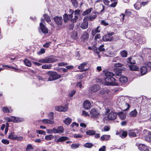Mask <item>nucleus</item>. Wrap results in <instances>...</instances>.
<instances>
[{
    "mask_svg": "<svg viewBox=\"0 0 151 151\" xmlns=\"http://www.w3.org/2000/svg\"><path fill=\"white\" fill-rule=\"evenodd\" d=\"M105 75L106 77L105 78V81L106 82H107L108 85H112L113 86H117L118 84L116 83H113L114 81H115V79L112 76H114V74L109 71H107L105 73Z\"/></svg>",
    "mask_w": 151,
    "mask_h": 151,
    "instance_id": "1",
    "label": "nucleus"
},
{
    "mask_svg": "<svg viewBox=\"0 0 151 151\" xmlns=\"http://www.w3.org/2000/svg\"><path fill=\"white\" fill-rule=\"evenodd\" d=\"M47 75L49 77L48 80L47 79L41 78H39V79H41L43 81H51L58 79L61 77L60 75H58L57 72L54 71H48L47 73Z\"/></svg>",
    "mask_w": 151,
    "mask_h": 151,
    "instance_id": "2",
    "label": "nucleus"
},
{
    "mask_svg": "<svg viewBox=\"0 0 151 151\" xmlns=\"http://www.w3.org/2000/svg\"><path fill=\"white\" fill-rule=\"evenodd\" d=\"M89 116L93 118H98L100 116L99 112L98 110L93 108L90 111Z\"/></svg>",
    "mask_w": 151,
    "mask_h": 151,
    "instance_id": "3",
    "label": "nucleus"
},
{
    "mask_svg": "<svg viewBox=\"0 0 151 151\" xmlns=\"http://www.w3.org/2000/svg\"><path fill=\"white\" fill-rule=\"evenodd\" d=\"M117 113L116 112L111 111L108 114L107 117L110 120H115L116 118Z\"/></svg>",
    "mask_w": 151,
    "mask_h": 151,
    "instance_id": "4",
    "label": "nucleus"
},
{
    "mask_svg": "<svg viewBox=\"0 0 151 151\" xmlns=\"http://www.w3.org/2000/svg\"><path fill=\"white\" fill-rule=\"evenodd\" d=\"M55 23L58 25H61L63 23V19L62 17L56 16L53 18Z\"/></svg>",
    "mask_w": 151,
    "mask_h": 151,
    "instance_id": "5",
    "label": "nucleus"
},
{
    "mask_svg": "<svg viewBox=\"0 0 151 151\" xmlns=\"http://www.w3.org/2000/svg\"><path fill=\"white\" fill-rule=\"evenodd\" d=\"M113 34V33H109L108 34L105 35L103 37V40L105 41H111L113 38L112 35Z\"/></svg>",
    "mask_w": 151,
    "mask_h": 151,
    "instance_id": "6",
    "label": "nucleus"
},
{
    "mask_svg": "<svg viewBox=\"0 0 151 151\" xmlns=\"http://www.w3.org/2000/svg\"><path fill=\"white\" fill-rule=\"evenodd\" d=\"M73 12H72V13L70 14H65L63 16V20L65 22H66L67 20H71V19H72V18L73 17Z\"/></svg>",
    "mask_w": 151,
    "mask_h": 151,
    "instance_id": "7",
    "label": "nucleus"
},
{
    "mask_svg": "<svg viewBox=\"0 0 151 151\" xmlns=\"http://www.w3.org/2000/svg\"><path fill=\"white\" fill-rule=\"evenodd\" d=\"M39 62L40 63H51L54 62L52 59L49 58H46L45 59L40 60Z\"/></svg>",
    "mask_w": 151,
    "mask_h": 151,
    "instance_id": "8",
    "label": "nucleus"
},
{
    "mask_svg": "<svg viewBox=\"0 0 151 151\" xmlns=\"http://www.w3.org/2000/svg\"><path fill=\"white\" fill-rule=\"evenodd\" d=\"M125 13L128 16H131L132 17L137 15V13L135 11H130L129 10H126Z\"/></svg>",
    "mask_w": 151,
    "mask_h": 151,
    "instance_id": "9",
    "label": "nucleus"
},
{
    "mask_svg": "<svg viewBox=\"0 0 151 151\" xmlns=\"http://www.w3.org/2000/svg\"><path fill=\"white\" fill-rule=\"evenodd\" d=\"M139 149L141 151H149V148L143 144H140L138 146Z\"/></svg>",
    "mask_w": 151,
    "mask_h": 151,
    "instance_id": "10",
    "label": "nucleus"
},
{
    "mask_svg": "<svg viewBox=\"0 0 151 151\" xmlns=\"http://www.w3.org/2000/svg\"><path fill=\"white\" fill-rule=\"evenodd\" d=\"M89 37L88 33L86 32H85L82 34L81 36V39L83 41H87Z\"/></svg>",
    "mask_w": 151,
    "mask_h": 151,
    "instance_id": "11",
    "label": "nucleus"
},
{
    "mask_svg": "<svg viewBox=\"0 0 151 151\" xmlns=\"http://www.w3.org/2000/svg\"><path fill=\"white\" fill-rule=\"evenodd\" d=\"M53 133H62L63 132V127L62 126H60L58 127L57 129L55 128H53Z\"/></svg>",
    "mask_w": 151,
    "mask_h": 151,
    "instance_id": "12",
    "label": "nucleus"
},
{
    "mask_svg": "<svg viewBox=\"0 0 151 151\" xmlns=\"http://www.w3.org/2000/svg\"><path fill=\"white\" fill-rule=\"evenodd\" d=\"M12 122L15 123L20 122L24 121L23 118L12 116Z\"/></svg>",
    "mask_w": 151,
    "mask_h": 151,
    "instance_id": "13",
    "label": "nucleus"
},
{
    "mask_svg": "<svg viewBox=\"0 0 151 151\" xmlns=\"http://www.w3.org/2000/svg\"><path fill=\"white\" fill-rule=\"evenodd\" d=\"M55 109L56 110L60 111H65L68 110L66 106L63 107L61 106L56 107Z\"/></svg>",
    "mask_w": 151,
    "mask_h": 151,
    "instance_id": "14",
    "label": "nucleus"
},
{
    "mask_svg": "<svg viewBox=\"0 0 151 151\" xmlns=\"http://www.w3.org/2000/svg\"><path fill=\"white\" fill-rule=\"evenodd\" d=\"M101 27L98 26L97 28L92 29V34L93 36H94L96 33H99L101 30Z\"/></svg>",
    "mask_w": 151,
    "mask_h": 151,
    "instance_id": "15",
    "label": "nucleus"
},
{
    "mask_svg": "<svg viewBox=\"0 0 151 151\" xmlns=\"http://www.w3.org/2000/svg\"><path fill=\"white\" fill-rule=\"evenodd\" d=\"M83 107L86 109H89L91 106V104L89 101H86L83 103Z\"/></svg>",
    "mask_w": 151,
    "mask_h": 151,
    "instance_id": "16",
    "label": "nucleus"
},
{
    "mask_svg": "<svg viewBox=\"0 0 151 151\" xmlns=\"http://www.w3.org/2000/svg\"><path fill=\"white\" fill-rule=\"evenodd\" d=\"M99 89V87L98 85H94L90 88V90L94 92L97 91Z\"/></svg>",
    "mask_w": 151,
    "mask_h": 151,
    "instance_id": "17",
    "label": "nucleus"
},
{
    "mask_svg": "<svg viewBox=\"0 0 151 151\" xmlns=\"http://www.w3.org/2000/svg\"><path fill=\"white\" fill-rule=\"evenodd\" d=\"M40 27L42 32L44 33H47L48 32L47 29L43 24L42 23H40Z\"/></svg>",
    "mask_w": 151,
    "mask_h": 151,
    "instance_id": "18",
    "label": "nucleus"
},
{
    "mask_svg": "<svg viewBox=\"0 0 151 151\" xmlns=\"http://www.w3.org/2000/svg\"><path fill=\"white\" fill-rule=\"evenodd\" d=\"M117 114L120 118L122 120L126 118V114L122 111L117 113Z\"/></svg>",
    "mask_w": 151,
    "mask_h": 151,
    "instance_id": "19",
    "label": "nucleus"
},
{
    "mask_svg": "<svg viewBox=\"0 0 151 151\" xmlns=\"http://www.w3.org/2000/svg\"><path fill=\"white\" fill-rule=\"evenodd\" d=\"M110 136L109 135H103L101 137V141H106L110 139Z\"/></svg>",
    "mask_w": 151,
    "mask_h": 151,
    "instance_id": "20",
    "label": "nucleus"
},
{
    "mask_svg": "<svg viewBox=\"0 0 151 151\" xmlns=\"http://www.w3.org/2000/svg\"><path fill=\"white\" fill-rule=\"evenodd\" d=\"M127 63L131 64H135L136 61L132 57H129L127 59Z\"/></svg>",
    "mask_w": 151,
    "mask_h": 151,
    "instance_id": "21",
    "label": "nucleus"
},
{
    "mask_svg": "<svg viewBox=\"0 0 151 151\" xmlns=\"http://www.w3.org/2000/svg\"><path fill=\"white\" fill-rule=\"evenodd\" d=\"M88 26V23L87 21H85L83 22L81 24L80 27L83 29H86Z\"/></svg>",
    "mask_w": 151,
    "mask_h": 151,
    "instance_id": "22",
    "label": "nucleus"
},
{
    "mask_svg": "<svg viewBox=\"0 0 151 151\" xmlns=\"http://www.w3.org/2000/svg\"><path fill=\"white\" fill-rule=\"evenodd\" d=\"M93 10V9L92 7H91L83 12L82 14V15L83 16H85L90 14L91 11Z\"/></svg>",
    "mask_w": 151,
    "mask_h": 151,
    "instance_id": "23",
    "label": "nucleus"
},
{
    "mask_svg": "<svg viewBox=\"0 0 151 151\" xmlns=\"http://www.w3.org/2000/svg\"><path fill=\"white\" fill-rule=\"evenodd\" d=\"M42 122L45 124H53L54 123V121L48 119H43L42 120Z\"/></svg>",
    "mask_w": 151,
    "mask_h": 151,
    "instance_id": "24",
    "label": "nucleus"
},
{
    "mask_svg": "<svg viewBox=\"0 0 151 151\" xmlns=\"http://www.w3.org/2000/svg\"><path fill=\"white\" fill-rule=\"evenodd\" d=\"M147 68L144 66L141 67L140 68V73L142 75H144L147 71Z\"/></svg>",
    "mask_w": 151,
    "mask_h": 151,
    "instance_id": "25",
    "label": "nucleus"
},
{
    "mask_svg": "<svg viewBox=\"0 0 151 151\" xmlns=\"http://www.w3.org/2000/svg\"><path fill=\"white\" fill-rule=\"evenodd\" d=\"M129 69L131 70L138 71L139 69L138 67L134 65H129Z\"/></svg>",
    "mask_w": 151,
    "mask_h": 151,
    "instance_id": "26",
    "label": "nucleus"
},
{
    "mask_svg": "<svg viewBox=\"0 0 151 151\" xmlns=\"http://www.w3.org/2000/svg\"><path fill=\"white\" fill-rule=\"evenodd\" d=\"M68 137H66L62 136L59 138L56 141L57 142H63L68 139Z\"/></svg>",
    "mask_w": 151,
    "mask_h": 151,
    "instance_id": "27",
    "label": "nucleus"
},
{
    "mask_svg": "<svg viewBox=\"0 0 151 151\" xmlns=\"http://www.w3.org/2000/svg\"><path fill=\"white\" fill-rule=\"evenodd\" d=\"M72 122V119L69 117L66 118L63 121L64 123L66 125H69Z\"/></svg>",
    "mask_w": 151,
    "mask_h": 151,
    "instance_id": "28",
    "label": "nucleus"
},
{
    "mask_svg": "<svg viewBox=\"0 0 151 151\" xmlns=\"http://www.w3.org/2000/svg\"><path fill=\"white\" fill-rule=\"evenodd\" d=\"M44 17L47 22L50 24H51V23L52 24L51 21L50 17L47 14H45L44 15Z\"/></svg>",
    "mask_w": 151,
    "mask_h": 151,
    "instance_id": "29",
    "label": "nucleus"
},
{
    "mask_svg": "<svg viewBox=\"0 0 151 151\" xmlns=\"http://www.w3.org/2000/svg\"><path fill=\"white\" fill-rule=\"evenodd\" d=\"M2 110L4 112H11L12 111V110L10 108L9 109L6 106L3 107L2 109Z\"/></svg>",
    "mask_w": 151,
    "mask_h": 151,
    "instance_id": "30",
    "label": "nucleus"
},
{
    "mask_svg": "<svg viewBox=\"0 0 151 151\" xmlns=\"http://www.w3.org/2000/svg\"><path fill=\"white\" fill-rule=\"evenodd\" d=\"M127 80V78L125 77H121L119 78L120 82L123 83H126Z\"/></svg>",
    "mask_w": 151,
    "mask_h": 151,
    "instance_id": "31",
    "label": "nucleus"
},
{
    "mask_svg": "<svg viewBox=\"0 0 151 151\" xmlns=\"http://www.w3.org/2000/svg\"><path fill=\"white\" fill-rule=\"evenodd\" d=\"M16 135L14 134V132H12L8 136V138L11 139H15Z\"/></svg>",
    "mask_w": 151,
    "mask_h": 151,
    "instance_id": "32",
    "label": "nucleus"
},
{
    "mask_svg": "<svg viewBox=\"0 0 151 151\" xmlns=\"http://www.w3.org/2000/svg\"><path fill=\"white\" fill-rule=\"evenodd\" d=\"M95 133L96 132L95 131L92 130H88L86 132V134L89 135H94L95 134Z\"/></svg>",
    "mask_w": 151,
    "mask_h": 151,
    "instance_id": "33",
    "label": "nucleus"
},
{
    "mask_svg": "<svg viewBox=\"0 0 151 151\" xmlns=\"http://www.w3.org/2000/svg\"><path fill=\"white\" fill-rule=\"evenodd\" d=\"M137 112L136 109H134L129 113V115L132 117H134L137 114Z\"/></svg>",
    "mask_w": 151,
    "mask_h": 151,
    "instance_id": "34",
    "label": "nucleus"
},
{
    "mask_svg": "<svg viewBox=\"0 0 151 151\" xmlns=\"http://www.w3.org/2000/svg\"><path fill=\"white\" fill-rule=\"evenodd\" d=\"M24 63L27 66L30 67L31 65V63L30 61L28 59H25L24 60Z\"/></svg>",
    "mask_w": 151,
    "mask_h": 151,
    "instance_id": "35",
    "label": "nucleus"
},
{
    "mask_svg": "<svg viewBox=\"0 0 151 151\" xmlns=\"http://www.w3.org/2000/svg\"><path fill=\"white\" fill-rule=\"evenodd\" d=\"M51 64H50L48 65L45 64L42 66V68L43 69H50L52 67Z\"/></svg>",
    "mask_w": 151,
    "mask_h": 151,
    "instance_id": "36",
    "label": "nucleus"
},
{
    "mask_svg": "<svg viewBox=\"0 0 151 151\" xmlns=\"http://www.w3.org/2000/svg\"><path fill=\"white\" fill-rule=\"evenodd\" d=\"M34 149L33 147L31 144H28L27 145L26 148L27 151H31Z\"/></svg>",
    "mask_w": 151,
    "mask_h": 151,
    "instance_id": "37",
    "label": "nucleus"
},
{
    "mask_svg": "<svg viewBox=\"0 0 151 151\" xmlns=\"http://www.w3.org/2000/svg\"><path fill=\"white\" fill-rule=\"evenodd\" d=\"M127 52L125 50H123L120 52V54L122 56L124 57H127Z\"/></svg>",
    "mask_w": 151,
    "mask_h": 151,
    "instance_id": "38",
    "label": "nucleus"
},
{
    "mask_svg": "<svg viewBox=\"0 0 151 151\" xmlns=\"http://www.w3.org/2000/svg\"><path fill=\"white\" fill-rule=\"evenodd\" d=\"M127 134L126 132L124 131L119 134V136L122 138H124L127 136Z\"/></svg>",
    "mask_w": 151,
    "mask_h": 151,
    "instance_id": "39",
    "label": "nucleus"
},
{
    "mask_svg": "<svg viewBox=\"0 0 151 151\" xmlns=\"http://www.w3.org/2000/svg\"><path fill=\"white\" fill-rule=\"evenodd\" d=\"M108 91L106 89H102L99 92V95H101L106 93L107 94L108 93Z\"/></svg>",
    "mask_w": 151,
    "mask_h": 151,
    "instance_id": "40",
    "label": "nucleus"
},
{
    "mask_svg": "<svg viewBox=\"0 0 151 151\" xmlns=\"http://www.w3.org/2000/svg\"><path fill=\"white\" fill-rule=\"evenodd\" d=\"M80 144L78 143L73 144L71 145V147L73 149H76L78 148L80 146Z\"/></svg>",
    "mask_w": 151,
    "mask_h": 151,
    "instance_id": "41",
    "label": "nucleus"
},
{
    "mask_svg": "<svg viewBox=\"0 0 151 151\" xmlns=\"http://www.w3.org/2000/svg\"><path fill=\"white\" fill-rule=\"evenodd\" d=\"M87 62H84L81 64L80 66L78 67V68L79 69H83L85 66L87 65Z\"/></svg>",
    "mask_w": 151,
    "mask_h": 151,
    "instance_id": "42",
    "label": "nucleus"
},
{
    "mask_svg": "<svg viewBox=\"0 0 151 151\" xmlns=\"http://www.w3.org/2000/svg\"><path fill=\"white\" fill-rule=\"evenodd\" d=\"M93 146V144L91 143H86L84 145L85 147L89 148H91Z\"/></svg>",
    "mask_w": 151,
    "mask_h": 151,
    "instance_id": "43",
    "label": "nucleus"
},
{
    "mask_svg": "<svg viewBox=\"0 0 151 151\" xmlns=\"http://www.w3.org/2000/svg\"><path fill=\"white\" fill-rule=\"evenodd\" d=\"M70 1L75 8H77L78 7V4L76 0H70Z\"/></svg>",
    "mask_w": 151,
    "mask_h": 151,
    "instance_id": "44",
    "label": "nucleus"
},
{
    "mask_svg": "<svg viewBox=\"0 0 151 151\" xmlns=\"http://www.w3.org/2000/svg\"><path fill=\"white\" fill-rule=\"evenodd\" d=\"M96 17V14L95 15H91V16H89L88 17L89 19L91 21H93Z\"/></svg>",
    "mask_w": 151,
    "mask_h": 151,
    "instance_id": "45",
    "label": "nucleus"
},
{
    "mask_svg": "<svg viewBox=\"0 0 151 151\" xmlns=\"http://www.w3.org/2000/svg\"><path fill=\"white\" fill-rule=\"evenodd\" d=\"M101 24L104 26H107L109 25L108 22L105 20H102L101 21Z\"/></svg>",
    "mask_w": 151,
    "mask_h": 151,
    "instance_id": "46",
    "label": "nucleus"
},
{
    "mask_svg": "<svg viewBox=\"0 0 151 151\" xmlns=\"http://www.w3.org/2000/svg\"><path fill=\"white\" fill-rule=\"evenodd\" d=\"M145 141L151 142V137L150 136H146L145 137Z\"/></svg>",
    "mask_w": 151,
    "mask_h": 151,
    "instance_id": "47",
    "label": "nucleus"
},
{
    "mask_svg": "<svg viewBox=\"0 0 151 151\" xmlns=\"http://www.w3.org/2000/svg\"><path fill=\"white\" fill-rule=\"evenodd\" d=\"M129 135L130 137H135L136 136V134L133 132L131 131L129 132Z\"/></svg>",
    "mask_w": 151,
    "mask_h": 151,
    "instance_id": "48",
    "label": "nucleus"
},
{
    "mask_svg": "<svg viewBox=\"0 0 151 151\" xmlns=\"http://www.w3.org/2000/svg\"><path fill=\"white\" fill-rule=\"evenodd\" d=\"M110 129V127L107 126H105L104 127L103 130L102 131H108Z\"/></svg>",
    "mask_w": 151,
    "mask_h": 151,
    "instance_id": "49",
    "label": "nucleus"
},
{
    "mask_svg": "<svg viewBox=\"0 0 151 151\" xmlns=\"http://www.w3.org/2000/svg\"><path fill=\"white\" fill-rule=\"evenodd\" d=\"M53 137V136L51 135H47L45 137V139L47 140H51Z\"/></svg>",
    "mask_w": 151,
    "mask_h": 151,
    "instance_id": "50",
    "label": "nucleus"
},
{
    "mask_svg": "<svg viewBox=\"0 0 151 151\" xmlns=\"http://www.w3.org/2000/svg\"><path fill=\"white\" fill-rule=\"evenodd\" d=\"M1 142L5 144H8L9 143V140L7 139H3L1 140Z\"/></svg>",
    "mask_w": 151,
    "mask_h": 151,
    "instance_id": "51",
    "label": "nucleus"
},
{
    "mask_svg": "<svg viewBox=\"0 0 151 151\" xmlns=\"http://www.w3.org/2000/svg\"><path fill=\"white\" fill-rule=\"evenodd\" d=\"M36 132L40 134H43L44 135H45L46 134L45 132L43 130H36Z\"/></svg>",
    "mask_w": 151,
    "mask_h": 151,
    "instance_id": "52",
    "label": "nucleus"
},
{
    "mask_svg": "<svg viewBox=\"0 0 151 151\" xmlns=\"http://www.w3.org/2000/svg\"><path fill=\"white\" fill-rule=\"evenodd\" d=\"M83 136L81 134H74V137L75 138H79L82 137Z\"/></svg>",
    "mask_w": 151,
    "mask_h": 151,
    "instance_id": "53",
    "label": "nucleus"
},
{
    "mask_svg": "<svg viewBox=\"0 0 151 151\" xmlns=\"http://www.w3.org/2000/svg\"><path fill=\"white\" fill-rule=\"evenodd\" d=\"M78 18V16L75 15L74 18L71 19V22L73 23L76 22Z\"/></svg>",
    "mask_w": 151,
    "mask_h": 151,
    "instance_id": "54",
    "label": "nucleus"
},
{
    "mask_svg": "<svg viewBox=\"0 0 151 151\" xmlns=\"http://www.w3.org/2000/svg\"><path fill=\"white\" fill-rule=\"evenodd\" d=\"M123 65V64L118 63H115L114 65V66L115 67H122Z\"/></svg>",
    "mask_w": 151,
    "mask_h": 151,
    "instance_id": "55",
    "label": "nucleus"
},
{
    "mask_svg": "<svg viewBox=\"0 0 151 151\" xmlns=\"http://www.w3.org/2000/svg\"><path fill=\"white\" fill-rule=\"evenodd\" d=\"M117 4V2L114 1V2H113V3H112L111 4L109 5V7H114L116 6Z\"/></svg>",
    "mask_w": 151,
    "mask_h": 151,
    "instance_id": "56",
    "label": "nucleus"
},
{
    "mask_svg": "<svg viewBox=\"0 0 151 151\" xmlns=\"http://www.w3.org/2000/svg\"><path fill=\"white\" fill-rule=\"evenodd\" d=\"M68 65L67 63H65L64 62H61L58 63V65L59 66H64Z\"/></svg>",
    "mask_w": 151,
    "mask_h": 151,
    "instance_id": "57",
    "label": "nucleus"
},
{
    "mask_svg": "<svg viewBox=\"0 0 151 151\" xmlns=\"http://www.w3.org/2000/svg\"><path fill=\"white\" fill-rule=\"evenodd\" d=\"M101 37V35L100 34H97L95 36L94 39L96 40H97Z\"/></svg>",
    "mask_w": 151,
    "mask_h": 151,
    "instance_id": "58",
    "label": "nucleus"
},
{
    "mask_svg": "<svg viewBox=\"0 0 151 151\" xmlns=\"http://www.w3.org/2000/svg\"><path fill=\"white\" fill-rule=\"evenodd\" d=\"M120 60V58L119 57H117L114 58L112 60L113 62H117Z\"/></svg>",
    "mask_w": 151,
    "mask_h": 151,
    "instance_id": "59",
    "label": "nucleus"
},
{
    "mask_svg": "<svg viewBox=\"0 0 151 151\" xmlns=\"http://www.w3.org/2000/svg\"><path fill=\"white\" fill-rule=\"evenodd\" d=\"M75 93V91H73L70 92L69 94V96L70 97H72Z\"/></svg>",
    "mask_w": 151,
    "mask_h": 151,
    "instance_id": "60",
    "label": "nucleus"
},
{
    "mask_svg": "<svg viewBox=\"0 0 151 151\" xmlns=\"http://www.w3.org/2000/svg\"><path fill=\"white\" fill-rule=\"evenodd\" d=\"M104 45H101L100 46L99 48V50L100 51H102L105 50V49L104 47Z\"/></svg>",
    "mask_w": 151,
    "mask_h": 151,
    "instance_id": "61",
    "label": "nucleus"
},
{
    "mask_svg": "<svg viewBox=\"0 0 151 151\" xmlns=\"http://www.w3.org/2000/svg\"><path fill=\"white\" fill-rule=\"evenodd\" d=\"M81 12V10L79 9H77L76 10L75 12V15H78L80 14V12Z\"/></svg>",
    "mask_w": 151,
    "mask_h": 151,
    "instance_id": "62",
    "label": "nucleus"
},
{
    "mask_svg": "<svg viewBox=\"0 0 151 151\" xmlns=\"http://www.w3.org/2000/svg\"><path fill=\"white\" fill-rule=\"evenodd\" d=\"M99 151H106V146H103L99 149Z\"/></svg>",
    "mask_w": 151,
    "mask_h": 151,
    "instance_id": "63",
    "label": "nucleus"
},
{
    "mask_svg": "<svg viewBox=\"0 0 151 151\" xmlns=\"http://www.w3.org/2000/svg\"><path fill=\"white\" fill-rule=\"evenodd\" d=\"M45 50L44 49H41L40 51L38 52L39 54L41 55L42 54H43L45 52Z\"/></svg>",
    "mask_w": 151,
    "mask_h": 151,
    "instance_id": "64",
    "label": "nucleus"
}]
</instances>
